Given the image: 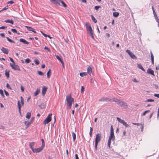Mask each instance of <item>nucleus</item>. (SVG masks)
Masks as SVG:
<instances>
[{"instance_id": "obj_45", "label": "nucleus", "mask_w": 159, "mask_h": 159, "mask_svg": "<svg viewBox=\"0 0 159 159\" xmlns=\"http://www.w3.org/2000/svg\"><path fill=\"white\" fill-rule=\"evenodd\" d=\"M44 105L43 103H42L41 105H39V106L41 109H43L44 108Z\"/></svg>"}, {"instance_id": "obj_58", "label": "nucleus", "mask_w": 159, "mask_h": 159, "mask_svg": "<svg viewBox=\"0 0 159 159\" xmlns=\"http://www.w3.org/2000/svg\"><path fill=\"white\" fill-rule=\"evenodd\" d=\"M133 125H134L137 126H139L140 125H142V124H141L140 123H133Z\"/></svg>"}, {"instance_id": "obj_7", "label": "nucleus", "mask_w": 159, "mask_h": 159, "mask_svg": "<svg viewBox=\"0 0 159 159\" xmlns=\"http://www.w3.org/2000/svg\"><path fill=\"white\" fill-rule=\"evenodd\" d=\"M101 134H98L96 135L95 140V142L98 143L101 139Z\"/></svg>"}, {"instance_id": "obj_62", "label": "nucleus", "mask_w": 159, "mask_h": 159, "mask_svg": "<svg viewBox=\"0 0 159 159\" xmlns=\"http://www.w3.org/2000/svg\"><path fill=\"white\" fill-rule=\"evenodd\" d=\"M21 89L22 92H23L24 91V88L22 85L21 86Z\"/></svg>"}, {"instance_id": "obj_54", "label": "nucleus", "mask_w": 159, "mask_h": 159, "mask_svg": "<svg viewBox=\"0 0 159 159\" xmlns=\"http://www.w3.org/2000/svg\"><path fill=\"white\" fill-rule=\"evenodd\" d=\"M11 31L13 33H17V30L16 29H11Z\"/></svg>"}, {"instance_id": "obj_63", "label": "nucleus", "mask_w": 159, "mask_h": 159, "mask_svg": "<svg viewBox=\"0 0 159 159\" xmlns=\"http://www.w3.org/2000/svg\"><path fill=\"white\" fill-rule=\"evenodd\" d=\"M75 159H79V157L78 156V155L77 154H76L75 155Z\"/></svg>"}, {"instance_id": "obj_48", "label": "nucleus", "mask_w": 159, "mask_h": 159, "mask_svg": "<svg viewBox=\"0 0 159 159\" xmlns=\"http://www.w3.org/2000/svg\"><path fill=\"white\" fill-rule=\"evenodd\" d=\"M101 7L99 6H96L94 8L96 10H98L99 8H101Z\"/></svg>"}, {"instance_id": "obj_27", "label": "nucleus", "mask_w": 159, "mask_h": 159, "mask_svg": "<svg viewBox=\"0 0 159 159\" xmlns=\"http://www.w3.org/2000/svg\"><path fill=\"white\" fill-rule=\"evenodd\" d=\"M73 138V141L74 142L75 139H76V136L75 134L74 133V132H71Z\"/></svg>"}, {"instance_id": "obj_39", "label": "nucleus", "mask_w": 159, "mask_h": 159, "mask_svg": "<svg viewBox=\"0 0 159 159\" xmlns=\"http://www.w3.org/2000/svg\"><path fill=\"white\" fill-rule=\"evenodd\" d=\"M93 130V128L91 127H90V132H89V134L91 137L92 136V133Z\"/></svg>"}, {"instance_id": "obj_1", "label": "nucleus", "mask_w": 159, "mask_h": 159, "mask_svg": "<svg viewBox=\"0 0 159 159\" xmlns=\"http://www.w3.org/2000/svg\"><path fill=\"white\" fill-rule=\"evenodd\" d=\"M66 100L67 102V106L69 109H70L72 106V103L74 102V98L71 97V95H67Z\"/></svg>"}, {"instance_id": "obj_14", "label": "nucleus", "mask_w": 159, "mask_h": 159, "mask_svg": "<svg viewBox=\"0 0 159 159\" xmlns=\"http://www.w3.org/2000/svg\"><path fill=\"white\" fill-rule=\"evenodd\" d=\"M25 27L27 29V30L29 31H32L34 33H36V32L34 31V30L33 28L29 26H25Z\"/></svg>"}, {"instance_id": "obj_20", "label": "nucleus", "mask_w": 159, "mask_h": 159, "mask_svg": "<svg viewBox=\"0 0 159 159\" xmlns=\"http://www.w3.org/2000/svg\"><path fill=\"white\" fill-rule=\"evenodd\" d=\"M87 72L90 75L92 73V69L90 66H89L87 68Z\"/></svg>"}, {"instance_id": "obj_16", "label": "nucleus", "mask_w": 159, "mask_h": 159, "mask_svg": "<svg viewBox=\"0 0 159 159\" xmlns=\"http://www.w3.org/2000/svg\"><path fill=\"white\" fill-rule=\"evenodd\" d=\"M109 139H111L112 140H114L115 139L114 133H110Z\"/></svg>"}, {"instance_id": "obj_47", "label": "nucleus", "mask_w": 159, "mask_h": 159, "mask_svg": "<svg viewBox=\"0 0 159 159\" xmlns=\"http://www.w3.org/2000/svg\"><path fill=\"white\" fill-rule=\"evenodd\" d=\"M110 132L111 133H114V129L112 125H111Z\"/></svg>"}, {"instance_id": "obj_8", "label": "nucleus", "mask_w": 159, "mask_h": 159, "mask_svg": "<svg viewBox=\"0 0 159 159\" xmlns=\"http://www.w3.org/2000/svg\"><path fill=\"white\" fill-rule=\"evenodd\" d=\"M50 1L55 5H60V0H50Z\"/></svg>"}, {"instance_id": "obj_18", "label": "nucleus", "mask_w": 159, "mask_h": 159, "mask_svg": "<svg viewBox=\"0 0 159 159\" xmlns=\"http://www.w3.org/2000/svg\"><path fill=\"white\" fill-rule=\"evenodd\" d=\"M117 120L120 122V123L122 124L123 125L124 124H125V122L124 120H122L120 119V118L119 117H117Z\"/></svg>"}, {"instance_id": "obj_15", "label": "nucleus", "mask_w": 159, "mask_h": 159, "mask_svg": "<svg viewBox=\"0 0 159 159\" xmlns=\"http://www.w3.org/2000/svg\"><path fill=\"white\" fill-rule=\"evenodd\" d=\"M20 42L23 43L24 44H29V43L23 39L21 38L19 39Z\"/></svg>"}, {"instance_id": "obj_52", "label": "nucleus", "mask_w": 159, "mask_h": 159, "mask_svg": "<svg viewBox=\"0 0 159 159\" xmlns=\"http://www.w3.org/2000/svg\"><path fill=\"white\" fill-rule=\"evenodd\" d=\"M155 17V19L156 21V22L157 23H159V19H158L157 16H155V17Z\"/></svg>"}, {"instance_id": "obj_64", "label": "nucleus", "mask_w": 159, "mask_h": 159, "mask_svg": "<svg viewBox=\"0 0 159 159\" xmlns=\"http://www.w3.org/2000/svg\"><path fill=\"white\" fill-rule=\"evenodd\" d=\"M154 95L155 97L159 98V94H155Z\"/></svg>"}, {"instance_id": "obj_53", "label": "nucleus", "mask_w": 159, "mask_h": 159, "mask_svg": "<svg viewBox=\"0 0 159 159\" xmlns=\"http://www.w3.org/2000/svg\"><path fill=\"white\" fill-rule=\"evenodd\" d=\"M44 49L46 50H47L48 51V52H51V50H50V49L49 48H48L47 47L45 46L44 48Z\"/></svg>"}, {"instance_id": "obj_46", "label": "nucleus", "mask_w": 159, "mask_h": 159, "mask_svg": "<svg viewBox=\"0 0 159 159\" xmlns=\"http://www.w3.org/2000/svg\"><path fill=\"white\" fill-rule=\"evenodd\" d=\"M154 101V100L152 99H148L146 100L145 102H153Z\"/></svg>"}, {"instance_id": "obj_41", "label": "nucleus", "mask_w": 159, "mask_h": 159, "mask_svg": "<svg viewBox=\"0 0 159 159\" xmlns=\"http://www.w3.org/2000/svg\"><path fill=\"white\" fill-rule=\"evenodd\" d=\"M150 111L149 110H147V111H145L143 114H142L141 115V116H144L147 113H148V112H149Z\"/></svg>"}, {"instance_id": "obj_30", "label": "nucleus", "mask_w": 159, "mask_h": 159, "mask_svg": "<svg viewBox=\"0 0 159 159\" xmlns=\"http://www.w3.org/2000/svg\"><path fill=\"white\" fill-rule=\"evenodd\" d=\"M119 15V13L118 12H115L113 13V16L115 17H117Z\"/></svg>"}, {"instance_id": "obj_36", "label": "nucleus", "mask_w": 159, "mask_h": 159, "mask_svg": "<svg viewBox=\"0 0 159 159\" xmlns=\"http://www.w3.org/2000/svg\"><path fill=\"white\" fill-rule=\"evenodd\" d=\"M6 39H7V40L9 41V42H11V43H15V42L13 41L11 39H10L9 37H6Z\"/></svg>"}, {"instance_id": "obj_21", "label": "nucleus", "mask_w": 159, "mask_h": 159, "mask_svg": "<svg viewBox=\"0 0 159 159\" xmlns=\"http://www.w3.org/2000/svg\"><path fill=\"white\" fill-rule=\"evenodd\" d=\"M150 54H151V61H152V64L153 65L154 63V56H153V54L151 51V52Z\"/></svg>"}, {"instance_id": "obj_38", "label": "nucleus", "mask_w": 159, "mask_h": 159, "mask_svg": "<svg viewBox=\"0 0 159 159\" xmlns=\"http://www.w3.org/2000/svg\"><path fill=\"white\" fill-rule=\"evenodd\" d=\"M41 140L42 142V145L41 146L44 148L45 147V145L44 141L43 139H42Z\"/></svg>"}, {"instance_id": "obj_17", "label": "nucleus", "mask_w": 159, "mask_h": 159, "mask_svg": "<svg viewBox=\"0 0 159 159\" xmlns=\"http://www.w3.org/2000/svg\"><path fill=\"white\" fill-rule=\"evenodd\" d=\"M35 144V142H30L29 143V145L30 148L32 150V149H34V148H33V146H34Z\"/></svg>"}, {"instance_id": "obj_44", "label": "nucleus", "mask_w": 159, "mask_h": 159, "mask_svg": "<svg viewBox=\"0 0 159 159\" xmlns=\"http://www.w3.org/2000/svg\"><path fill=\"white\" fill-rule=\"evenodd\" d=\"M0 93L3 97H4V95L3 93V91L2 89H0Z\"/></svg>"}, {"instance_id": "obj_35", "label": "nucleus", "mask_w": 159, "mask_h": 159, "mask_svg": "<svg viewBox=\"0 0 159 159\" xmlns=\"http://www.w3.org/2000/svg\"><path fill=\"white\" fill-rule=\"evenodd\" d=\"M91 17L92 20L95 23H96L97 22V20L95 18V17L93 15H92Z\"/></svg>"}, {"instance_id": "obj_3", "label": "nucleus", "mask_w": 159, "mask_h": 159, "mask_svg": "<svg viewBox=\"0 0 159 159\" xmlns=\"http://www.w3.org/2000/svg\"><path fill=\"white\" fill-rule=\"evenodd\" d=\"M34 120V118L33 117H32L30 120L29 121H25V124L26 126V129L28 128V127L33 122Z\"/></svg>"}, {"instance_id": "obj_25", "label": "nucleus", "mask_w": 159, "mask_h": 159, "mask_svg": "<svg viewBox=\"0 0 159 159\" xmlns=\"http://www.w3.org/2000/svg\"><path fill=\"white\" fill-rule=\"evenodd\" d=\"M17 104H18V107L19 110V112L20 114L21 113L20 110H21V106L20 104L19 101H18V102H17Z\"/></svg>"}, {"instance_id": "obj_55", "label": "nucleus", "mask_w": 159, "mask_h": 159, "mask_svg": "<svg viewBox=\"0 0 159 159\" xmlns=\"http://www.w3.org/2000/svg\"><path fill=\"white\" fill-rule=\"evenodd\" d=\"M6 87H7V88H8V89H11V87L10 86V85L8 83H7V84Z\"/></svg>"}, {"instance_id": "obj_23", "label": "nucleus", "mask_w": 159, "mask_h": 159, "mask_svg": "<svg viewBox=\"0 0 159 159\" xmlns=\"http://www.w3.org/2000/svg\"><path fill=\"white\" fill-rule=\"evenodd\" d=\"M137 67L140 69H141L143 71H145V70L142 66L140 64H138Z\"/></svg>"}, {"instance_id": "obj_28", "label": "nucleus", "mask_w": 159, "mask_h": 159, "mask_svg": "<svg viewBox=\"0 0 159 159\" xmlns=\"http://www.w3.org/2000/svg\"><path fill=\"white\" fill-rule=\"evenodd\" d=\"M31 116V113L28 112L27 113L26 117L28 119H29Z\"/></svg>"}, {"instance_id": "obj_29", "label": "nucleus", "mask_w": 159, "mask_h": 159, "mask_svg": "<svg viewBox=\"0 0 159 159\" xmlns=\"http://www.w3.org/2000/svg\"><path fill=\"white\" fill-rule=\"evenodd\" d=\"M5 75L6 76V77L7 78H8L9 77V71H7V70H6L5 71Z\"/></svg>"}, {"instance_id": "obj_50", "label": "nucleus", "mask_w": 159, "mask_h": 159, "mask_svg": "<svg viewBox=\"0 0 159 159\" xmlns=\"http://www.w3.org/2000/svg\"><path fill=\"white\" fill-rule=\"evenodd\" d=\"M37 72L38 74L40 75H43V73L42 71H38Z\"/></svg>"}, {"instance_id": "obj_56", "label": "nucleus", "mask_w": 159, "mask_h": 159, "mask_svg": "<svg viewBox=\"0 0 159 159\" xmlns=\"http://www.w3.org/2000/svg\"><path fill=\"white\" fill-rule=\"evenodd\" d=\"M4 91L5 92V94L6 95V96H8L9 95V94L5 90H4Z\"/></svg>"}, {"instance_id": "obj_9", "label": "nucleus", "mask_w": 159, "mask_h": 159, "mask_svg": "<svg viewBox=\"0 0 159 159\" xmlns=\"http://www.w3.org/2000/svg\"><path fill=\"white\" fill-rule=\"evenodd\" d=\"M47 89H48L47 87L45 86H43L42 93V95L43 96H44V95L45 94L46 92L47 91Z\"/></svg>"}, {"instance_id": "obj_2", "label": "nucleus", "mask_w": 159, "mask_h": 159, "mask_svg": "<svg viewBox=\"0 0 159 159\" xmlns=\"http://www.w3.org/2000/svg\"><path fill=\"white\" fill-rule=\"evenodd\" d=\"M52 115V114H49L45 119L44 120L43 124L44 125H45L46 124H48L49 123L51 120V116Z\"/></svg>"}, {"instance_id": "obj_51", "label": "nucleus", "mask_w": 159, "mask_h": 159, "mask_svg": "<svg viewBox=\"0 0 159 159\" xmlns=\"http://www.w3.org/2000/svg\"><path fill=\"white\" fill-rule=\"evenodd\" d=\"M84 88L83 86H82L81 87V93H84Z\"/></svg>"}, {"instance_id": "obj_6", "label": "nucleus", "mask_w": 159, "mask_h": 159, "mask_svg": "<svg viewBox=\"0 0 159 159\" xmlns=\"http://www.w3.org/2000/svg\"><path fill=\"white\" fill-rule=\"evenodd\" d=\"M85 25L86 28V30L87 31L89 32V33H90L93 31L92 28L89 23H86Z\"/></svg>"}, {"instance_id": "obj_10", "label": "nucleus", "mask_w": 159, "mask_h": 159, "mask_svg": "<svg viewBox=\"0 0 159 159\" xmlns=\"http://www.w3.org/2000/svg\"><path fill=\"white\" fill-rule=\"evenodd\" d=\"M56 58L61 62V63L62 64V65L64 67V63L63 60L62 59L61 57V56H58L57 55H56Z\"/></svg>"}, {"instance_id": "obj_13", "label": "nucleus", "mask_w": 159, "mask_h": 159, "mask_svg": "<svg viewBox=\"0 0 159 159\" xmlns=\"http://www.w3.org/2000/svg\"><path fill=\"white\" fill-rule=\"evenodd\" d=\"M120 106H121V107H127V105L126 103L125 102L123 101H121L120 100L119 104H118Z\"/></svg>"}, {"instance_id": "obj_5", "label": "nucleus", "mask_w": 159, "mask_h": 159, "mask_svg": "<svg viewBox=\"0 0 159 159\" xmlns=\"http://www.w3.org/2000/svg\"><path fill=\"white\" fill-rule=\"evenodd\" d=\"M43 148L41 146V147L37 148L32 149V151L34 153H39L43 149Z\"/></svg>"}, {"instance_id": "obj_59", "label": "nucleus", "mask_w": 159, "mask_h": 159, "mask_svg": "<svg viewBox=\"0 0 159 159\" xmlns=\"http://www.w3.org/2000/svg\"><path fill=\"white\" fill-rule=\"evenodd\" d=\"M14 3V2L13 1H8L7 2V4L10 3V4H12Z\"/></svg>"}, {"instance_id": "obj_57", "label": "nucleus", "mask_w": 159, "mask_h": 159, "mask_svg": "<svg viewBox=\"0 0 159 159\" xmlns=\"http://www.w3.org/2000/svg\"><path fill=\"white\" fill-rule=\"evenodd\" d=\"M126 52L129 55L132 52H130V51L129 50H127L126 51Z\"/></svg>"}, {"instance_id": "obj_42", "label": "nucleus", "mask_w": 159, "mask_h": 159, "mask_svg": "<svg viewBox=\"0 0 159 159\" xmlns=\"http://www.w3.org/2000/svg\"><path fill=\"white\" fill-rule=\"evenodd\" d=\"M20 99H21V102L22 105H23L24 104V100L22 96L20 97Z\"/></svg>"}, {"instance_id": "obj_40", "label": "nucleus", "mask_w": 159, "mask_h": 159, "mask_svg": "<svg viewBox=\"0 0 159 159\" xmlns=\"http://www.w3.org/2000/svg\"><path fill=\"white\" fill-rule=\"evenodd\" d=\"M111 139H108V146L109 148H110V145L111 143Z\"/></svg>"}, {"instance_id": "obj_24", "label": "nucleus", "mask_w": 159, "mask_h": 159, "mask_svg": "<svg viewBox=\"0 0 159 159\" xmlns=\"http://www.w3.org/2000/svg\"><path fill=\"white\" fill-rule=\"evenodd\" d=\"M4 21L6 23H11L12 25L14 24L13 21L12 20H5Z\"/></svg>"}, {"instance_id": "obj_12", "label": "nucleus", "mask_w": 159, "mask_h": 159, "mask_svg": "<svg viewBox=\"0 0 159 159\" xmlns=\"http://www.w3.org/2000/svg\"><path fill=\"white\" fill-rule=\"evenodd\" d=\"M1 51L2 52L5 54H8L9 50L7 48H5L4 47H2L1 49Z\"/></svg>"}, {"instance_id": "obj_22", "label": "nucleus", "mask_w": 159, "mask_h": 159, "mask_svg": "<svg viewBox=\"0 0 159 159\" xmlns=\"http://www.w3.org/2000/svg\"><path fill=\"white\" fill-rule=\"evenodd\" d=\"M132 59H137L136 56L132 52L131 54L129 55Z\"/></svg>"}, {"instance_id": "obj_61", "label": "nucleus", "mask_w": 159, "mask_h": 159, "mask_svg": "<svg viewBox=\"0 0 159 159\" xmlns=\"http://www.w3.org/2000/svg\"><path fill=\"white\" fill-rule=\"evenodd\" d=\"M41 33L45 37H47L48 36V35H47L45 34H44V33H43V32H42V31L41 32Z\"/></svg>"}, {"instance_id": "obj_43", "label": "nucleus", "mask_w": 159, "mask_h": 159, "mask_svg": "<svg viewBox=\"0 0 159 159\" xmlns=\"http://www.w3.org/2000/svg\"><path fill=\"white\" fill-rule=\"evenodd\" d=\"M31 61L29 58L26 59L25 61V62L27 63H29Z\"/></svg>"}, {"instance_id": "obj_60", "label": "nucleus", "mask_w": 159, "mask_h": 159, "mask_svg": "<svg viewBox=\"0 0 159 159\" xmlns=\"http://www.w3.org/2000/svg\"><path fill=\"white\" fill-rule=\"evenodd\" d=\"M9 59H10V61H11V62H12V63H13V64H15V62H14V60H13V59L12 58H11V57H9Z\"/></svg>"}, {"instance_id": "obj_34", "label": "nucleus", "mask_w": 159, "mask_h": 159, "mask_svg": "<svg viewBox=\"0 0 159 159\" xmlns=\"http://www.w3.org/2000/svg\"><path fill=\"white\" fill-rule=\"evenodd\" d=\"M80 76L81 77H83L84 76H85L87 75L86 72H82L80 73Z\"/></svg>"}, {"instance_id": "obj_32", "label": "nucleus", "mask_w": 159, "mask_h": 159, "mask_svg": "<svg viewBox=\"0 0 159 159\" xmlns=\"http://www.w3.org/2000/svg\"><path fill=\"white\" fill-rule=\"evenodd\" d=\"M47 77L49 78L51 75V70L50 69L47 73Z\"/></svg>"}, {"instance_id": "obj_49", "label": "nucleus", "mask_w": 159, "mask_h": 159, "mask_svg": "<svg viewBox=\"0 0 159 159\" xmlns=\"http://www.w3.org/2000/svg\"><path fill=\"white\" fill-rule=\"evenodd\" d=\"M90 35V36L93 39H94V37L93 34V31L92 32H91L90 33H89Z\"/></svg>"}, {"instance_id": "obj_26", "label": "nucleus", "mask_w": 159, "mask_h": 159, "mask_svg": "<svg viewBox=\"0 0 159 159\" xmlns=\"http://www.w3.org/2000/svg\"><path fill=\"white\" fill-rule=\"evenodd\" d=\"M99 101H107V98H106L103 97L99 99Z\"/></svg>"}, {"instance_id": "obj_31", "label": "nucleus", "mask_w": 159, "mask_h": 159, "mask_svg": "<svg viewBox=\"0 0 159 159\" xmlns=\"http://www.w3.org/2000/svg\"><path fill=\"white\" fill-rule=\"evenodd\" d=\"M60 2L61 3L62 5L64 7H67L66 5L63 1L60 0Z\"/></svg>"}, {"instance_id": "obj_4", "label": "nucleus", "mask_w": 159, "mask_h": 159, "mask_svg": "<svg viewBox=\"0 0 159 159\" xmlns=\"http://www.w3.org/2000/svg\"><path fill=\"white\" fill-rule=\"evenodd\" d=\"M10 65L11 68L14 70H16L18 71L20 70V67L18 65H15V64H13L11 63H10Z\"/></svg>"}, {"instance_id": "obj_11", "label": "nucleus", "mask_w": 159, "mask_h": 159, "mask_svg": "<svg viewBox=\"0 0 159 159\" xmlns=\"http://www.w3.org/2000/svg\"><path fill=\"white\" fill-rule=\"evenodd\" d=\"M147 73L148 74H150L154 76H155L153 70L151 68H148V69L147 71Z\"/></svg>"}, {"instance_id": "obj_19", "label": "nucleus", "mask_w": 159, "mask_h": 159, "mask_svg": "<svg viewBox=\"0 0 159 159\" xmlns=\"http://www.w3.org/2000/svg\"><path fill=\"white\" fill-rule=\"evenodd\" d=\"M40 89L39 88H37L36 89V90L34 93V96H36L40 92Z\"/></svg>"}, {"instance_id": "obj_33", "label": "nucleus", "mask_w": 159, "mask_h": 159, "mask_svg": "<svg viewBox=\"0 0 159 159\" xmlns=\"http://www.w3.org/2000/svg\"><path fill=\"white\" fill-rule=\"evenodd\" d=\"M120 100H119L118 99L116 98H114V100L113 101V102H117V103L118 104H119V103L120 102Z\"/></svg>"}, {"instance_id": "obj_37", "label": "nucleus", "mask_w": 159, "mask_h": 159, "mask_svg": "<svg viewBox=\"0 0 159 159\" xmlns=\"http://www.w3.org/2000/svg\"><path fill=\"white\" fill-rule=\"evenodd\" d=\"M34 62L37 65H38L39 63V61L38 59H35L34 60Z\"/></svg>"}]
</instances>
